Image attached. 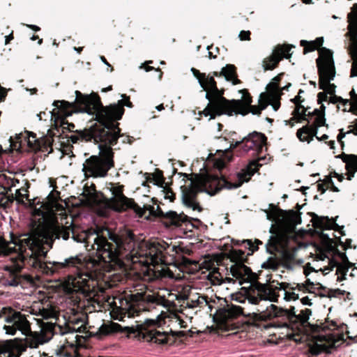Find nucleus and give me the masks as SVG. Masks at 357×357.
<instances>
[{"label": "nucleus", "instance_id": "nucleus-26", "mask_svg": "<svg viewBox=\"0 0 357 357\" xmlns=\"http://www.w3.org/2000/svg\"><path fill=\"white\" fill-rule=\"evenodd\" d=\"M206 301L204 296L186 297L183 298L181 306L192 309L201 307L202 305L206 304Z\"/></svg>", "mask_w": 357, "mask_h": 357}, {"label": "nucleus", "instance_id": "nucleus-17", "mask_svg": "<svg viewBox=\"0 0 357 357\" xmlns=\"http://www.w3.org/2000/svg\"><path fill=\"white\" fill-rule=\"evenodd\" d=\"M24 348L19 338L0 340V357H20L25 351Z\"/></svg>", "mask_w": 357, "mask_h": 357}, {"label": "nucleus", "instance_id": "nucleus-29", "mask_svg": "<svg viewBox=\"0 0 357 357\" xmlns=\"http://www.w3.org/2000/svg\"><path fill=\"white\" fill-rule=\"evenodd\" d=\"M20 138H24L30 148L35 150L40 149V142L36 138V135L29 132H26L24 133V135L20 134Z\"/></svg>", "mask_w": 357, "mask_h": 357}, {"label": "nucleus", "instance_id": "nucleus-45", "mask_svg": "<svg viewBox=\"0 0 357 357\" xmlns=\"http://www.w3.org/2000/svg\"><path fill=\"white\" fill-rule=\"evenodd\" d=\"M296 265V263L293 260L285 261L284 262V266L287 269H294Z\"/></svg>", "mask_w": 357, "mask_h": 357}, {"label": "nucleus", "instance_id": "nucleus-22", "mask_svg": "<svg viewBox=\"0 0 357 357\" xmlns=\"http://www.w3.org/2000/svg\"><path fill=\"white\" fill-rule=\"evenodd\" d=\"M30 313L34 314L39 318V319H57V312L52 307H44L40 305L33 306L30 310Z\"/></svg>", "mask_w": 357, "mask_h": 357}, {"label": "nucleus", "instance_id": "nucleus-52", "mask_svg": "<svg viewBox=\"0 0 357 357\" xmlns=\"http://www.w3.org/2000/svg\"><path fill=\"white\" fill-rule=\"evenodd\" d=\"M317 139L319 140H325L328 138V136L327 135H323L320 138L317 136H315Z\"/></svg>", "mask_w": 357, "mask_h": 357}, {"label": "nucleus", "instance_id": "nucleus-48", "mask_svg": "<svg viewBox=\"0 0 357 357\" xmlns=\"http://www.w3.org/2000/svg\"><path fill=\"white\" fill-rule=\"evenodd\" d=\"M19 181L16 179H10L8 181V184L9 185L10 188L15 187L16 185V183H18Z\"/></svg>", "mask_w": 357, "mask_h": 357}, {"label": "nucleus", "instance_id": "nucleus-8", "mask_svg": "<svg viewBox=\"0 0 357 357\" xmlns=\"http://www.w3.org/2000/svg\"><path fill=\"white\" fill-rule=\"evenodd\" d=\"M192 317L183 320L181 316L171 312H162L157 316L155 319H146L144 324L137 326V330L134 332L135 337L139 340L146 342H151L158 344H164L167 342L168 332L160 331L154 328V326H161L167 324L168 326L186 328H188V322L190 321Z\"/></svg>", "mask_w": 357, "mask_h": 357}, {"label": "nucleus", "instance_id": "nucleus-55", "mask_svg": "<svg viewBox=\"0 0 357 357\" xmlns=\"http://www.w3.org/2000/svg\"><path fill=\"white\" fill-rule=\"evenodd\" d=\"M100 59L101 61L105 63L107 66H109L110 67V65L109 64V63L107 61L106 59L103 56H100Z\"/></svg>", "mask_w": 357, "mask_h": 357}, {"label": "nucleus", "instance_id": "nucleus-16", "mask_svg": "<svg viewBox=\"0 0 357 357\" xmlns=\"http://www.w3.org/2000/svg\"><path fill=\"white\" fill-rule=\"evenodd\" d=\"M314 119L312 124H307L297 130L296 136L300 141L310 143L316 136L317 129L325 125L326 119L323 112L314 109Z\"/></svg>", "mask_w": 357, "mask_h": 357}, {"label": "nucleus", "instance_id": "nucleus-7", "mask_svg": "<svg viewBox=\"0 0 357 357\" xmlns=\"http://www.w3.org/2000/svg\"><path fill=\"white\" fill-rule=\"evenodd\" d=\"M191 71L204 91H206V98L208 100L206 107L202 111L205 116H210V119L222 114L232 115L235 109L245 113V107L240 101L227 100L222 96V93L218 89L213 77L201 73L198 70L192 68Z\"/></svg>", "mask_w": 357, "mask_h": 357}, {"label": "nucleus", "instance_id": "nucleus-46", "mask_svg": "<svg viewBox=\"0 0 357 357\" xmlns=\"http://www.w3.org/2000/svg\"><path fill=\"white\" fill-rule=\"evenodd\" d=\"M243 244L245 245V246H248L249 249L251 250L252 252H253L255 250H257V248H254V245L250 240H245L243 242Z\"/></svg>", "mask_w": 357, "mask_h": 357}, {"label": "nucleus", "instance_id": "nucleus-44", "mask_svg": "<svg viewBox=\"0 0 357 357\" xmlns=\"http://www.w3.org/2000/svg\"><path fill=\"white\" fill-rule=\"evenodd\" d=\"M215 129L216 130V132H214L215 137L216 138L222 137L221 131H222V125L221 123H217L215 127Z\"/></svg>", "mask_w": 357, "mask_h": 357}, {"label": "nucleus", "instance_id": "nucleus-27", "mask_svg": "<svg viewBox=\"0 0 357 357\" xmlns=\"http://www.w3.org/2000/svg\"><path fill=\"white\" fill-rule=\"evenodd\" d=\"M222 74L227 81H230L233 84H237L240 81L237 79L236 68L233 65H227L222 69Z\"/></svg>", "mask_w": 357, "mask_h": 357}, {"label": "nucleus", "instance_id": "nucleus-37", "mask_svg": "<svg viewBox=\"0 0 357 357\" xmlns=\"http://www.w3.org/2000/svg\"><path fill=\"white\" fill-rule=\"evenodd\" d=\"M354 45L355 47L356 54H357V38L354 41ZM351 76L356 77L357 76V55L354 59V62L352 63V67L351 70Z\"/></svg>", "mask_w": 357, "mask_h": 357}, {"label": "nucleus", "instance_id": "nucleus-43", "mask_svg": "<svg viewBox=\"0 0 357 357\" xmlns=\"http://www.w3.org/2000/svg\"><path fill=\"white\" fill-rule=\"evenodd\" d=\"M250 32L249 31H241L239 33V38L241 40H249Z\"/></svg>", "mask_w": 357, "mask_h": 357}, {"label": "nucleus", "instance_id": "nucleus-2", "mask_svg": "<svg viewBox=\"0 0 357 357\" xmlns=\"http://www.w3.org/2000/svg\"><path fill=\"white\" fill-rule=\"evenodd\" d=\"M105 189L111 192L112 197L110 198L103 197L102 194L96 191L93 184L90 188H85L82 195L88 204L102 205L106 210L112 209L114 211L121 212L131 208L140 217L144 214L146 210H149L150 214L164 217L169 220L171 225L176 227L187 226L190 222V218L183 213H177L175 211L164 213L158 206L156 207V211H155L154 206H144L143 208L140 207L132 199L124 195V185L119 183H107Z\"/></svg>", "mask_w": 357, "mask_h": 357}, {"label": "nucleus", "instance_id": "nucleus-13", "mask_svg": "<svg viewBox=\"0 0 357 357\" xmlns=\"http://www.w3.org/2000/svg\"><path fill=\"white\" fill-rule=\"evenodd\" d=\"M339 255L342 259L341 264L326 254L321 252L317 255L312 268L316 272L321 271L324 275H327L333 268H336L337 280L342 281L346 279L347 273L352 266V264L349 261L344 253H339Z\"/></svg>", "mask_w": 357, "mask_h": 357}, {"label": "nucleus", "instance_id": "nucleus-14", "mask_svg": "<svg viewBox=\"0 0 357 357\" xmlns=\"http://www.w3.org/2000/svg\"><path fill=\"white\" fill-rule=\"evenodd\" d=\"M6 311V323L3 327L6 334L15 335L17 331L23 335H28L31 333V323L25 314L17 311L10 307Z\"/></svg>", "mask_w": 357, "mask_h": 357}, {"label": "nucleus", "instance_id": "nucleus-18", "mask_svg": "<svg viewBox=\"0 0 357 357\" xmlns=\"http://www.w3.org/2000/svg\"><path fill=\"white\" fill-rule=\"evenodd\" d=\"M291 47L289 45L278 46L273 52L272 54L266 58L263 61V67L265 70L274 69L279 61L283 58H289L291 54L289 51Z\"/></svg>", "mask_w": 357, "mask_h": 357}, {"label": "nucleus", "instance_id": "nucleus-30", "mask_svg": "<svg viewBox=\"0 0 357 357\" xmlns=\"http://www.w3.org/2000/svg\"><path fill=\"white\" fill-rule=\"evenodd\" d=\"M208 280L211 282L213 285H220L224 280L223 276L219 272V269L217 268H213L209 271L207 275Z\"/></svg>", "mask_w": 357, "mask_h": 357}, {"label": "nucleus", "instance_id": "nucleus-47", "mask_svg": "<svg viewBox=\"0 0 357 357\" xmlns=\"http://www.w3.org/2000/svg\"><path fill=\"white\" fill-rule=\"evenodd\" d=\"M10 309V307H4L0 310V318H4L6 321V311L4 310Z\"/></svg>", "mask_w": 357, "mask_h": 357}, {"label": "nucleus", "instance_id": "nucleus-28", "mask_svg": "<svg viewBox=\"0 0 357 357\" xmlns=\"http://www.w3.org/2000/svg\"><path fill=\"white\" fill-rule=\"evenodd\" d=\"M324 40L322 38H317L315 40L307 42L306 40H301V45L304 47V54L307 52H312L319 47H321L323 44Z\"/></svg>", "mask_w": 357, "mask_h": 357}, {"label": "nucleus", "instance_id": "nucleus-64", "mask_svg": "<svg viewBox=\"0 0 357 357\" xmlns=\"http://www.w3.org/2000/svg\"><path fill=\"white\" fill-rule=\"evenodd\" d=\"M153 68V67L148 66V67L145 68V70H146V71L148 72V71L152 70Z\"/></svg>", "mask_w": 357, "mask_h": 357}, {"label": "nucleus", "instance_id": "nucleus-9", "mask_svg": "<svg viewBox=\"0 0 357 357\" xmlns=\"http://www.w3.org/2000/svg\"><path fill=\"white\" fill-rule=\"evenodd\" d=\"M319 57L317 59L319 76V85L324 92L319 93L318 98L320 101H327L332 103L344 101L341 97L335 96V85L331 84L335 75V69L333 59L332 52L327 49L322 48L319 52Z\"/></svg>", "mask_w": 357, "mask_h": 357}, {"label": "nucleus", "instance_id": "nucleus-6", "mask_svg": "<svg viewBox=\"0 0 357 357\" xmlns=\"http://www.w3.org/2000/svg\"><path fill=\"white\" fill-rule=\"evenodd\" d=\"M261 165L259 161H252L247 167L245 172L239 175V181L234 184L228 182L223 177L219 178L218 175L208 173L196 175L195 178L190 181V185L182 187L183 203L193 211H200L201 207L197 201L198 192H205L213 195L223 188H236L244 181H248Z\"/></svg>", "mask_w": 357, "mask_h": 357}, {"label": "nucleus", "instance_id": "nucleus-35", "mask_svg": "<svg viewBox=\"0 0 357 357\" xmlns=\"http://www.w3.org/2000/svg\"><path fill=\"white\" fill-rule=\"evenodd\" d=\"M280 265L279 261L275 257H269L266 261L262 264V268L266 269L276 270Z\"/></svg>", "mask_w": 357, "mask_h": 357}, {"label": "nucleus", "instance_id": "nucleus-32", "mask_svg": "<svg viewBox=\"0 0 357 357\" xmlns=\"http://www.w3.org/2000/svg\"><path fill=\"white\" fill-rule=\"evenodd\" d=\"M120 326L118 324L109 323L104 324L99 328V333L101 335H108L112 332H116L119 330Z\"/></svg>", "mask_w": 357, "mask_h": 357}, {"label": "nucleus", "instance_id": "nucleus-11", "mask_svg": "<svg viewBox=\"0 0 357 357\" xmlns=\"http://www.w3.org/2000/svg\"><path fill=\"white\" fill-rule=\"evenodd\" d=\"M268 88L271 91L269 93H261L259 98V105H251L252 98L250 94L245 91H243L242 100H238L245 107L246 112L242 113L238 109H235L233 113L241 114L245 115L250 112L253 114H259L261 111L264 109L269 104L273 106L275 111H277L280 107V102L278 100V86L276 84H270Z\"/></svg>", "mask_w": 357, "mask_h": 357}, {"label": "nucleus", "instance_id": "nucleus-57", "mask_svg": "<svg viewBox=\"0 0 357 357\" xmlns=\"http://www.w3.org/2000/svg\"><path fill=\"white\" fill-rule=\"evenodd\" d=\"M328 144H329L331 149H333L334 148L335 142L334 141H329L328 142Z\"/></svg>", "mask_w": 357, "mask_h": 357}, {"label": "nucleus", "instance_id": "nucleus-15", "mask_svg": "<svg viewBox=\"0 0 357 357\" xmlns=\"http://www.w3.org/2000/svg\"><path fill=\"white\" fill-rule=\"evenodd\" d=\"M244 307L233 304H226L218 308L215 314V319L219 328L223 331H234L237 328L234 319L243 314Z\"/></svg>", "mask_w": 357, "mask_h": 357}, {"label": "nucleus", "instance_id": "nucleus-25", "mask_svg": "<svg viewBox=\"0 0 357 357\" xmlns=\"http://www.w3.org/2000/svg\"><path fill=\"white\" fill-rule=\"evenodd\" d=\"M293 100L296 105V107L293 112L294 118L291 121H293L296 119H297L298 121H301V120H305V116H307V109H305L303 105H301L300 97L296 96L293 99Z\"/></svg>", "mask_w": 357, "mask_h": 357}, {"label": "nucleus", "instance_id": "nucleus-54", "mask_svg": "<svg viewBox=\"0 0 357 357\" xmlns=\"http://www.w3.org/2000/svg\"><path fill=\"white\" fill-rule=\"evenodd\" d=\"M13 38V36L12 35L8 36L6 37V44H8L10 40Z\"/></svg>", "mask_w": 357, "mask_h": 357}, {"label": "nucleus", "instance_id": "nucleus-1", "mask_svg": "<svg viewBox=\"0 0 357 357\" xmlns=\"http://www.w3.org/2000/svg\"><path fill=\"white\" fill-rule=\"evenodd\" d=\"M52 231L51 236L11 234L10 241L0 237V255L10 257V264L3 268L5 285L33 286V277L20 274L24 267L47 275L75 268L76 273L63 281V289L68 294L91 298L105 273L114 266H121L124 260L128 265H143L144 280L174 278V273L161 264L164 253L172 255L180 250L170 239L142 243L135 248L130 231L119 236L107 231L110 241L96 232H78L72 222L69 226L53 224Z\"/></svg>", "mask_w": 357, "mask_h": 357}, {"label": "nucleus", "instance_id": "nucleus-39", "mask_svg": "<svg viewBox=\"0 0 357 357\" xmlns=\"http://www.w3.org/2000/svg\"><path fill=\"white\" fill-rule=\"evenodd\" d=\"M26 190L24 188L17 189L15 191V199L19 201H22L23 198L27 197Z\"/></svg>", "mask_w": 357, "mask_h": 357}, {"label": "nucleus", "instance_id": "nucleus-53", "mask_svg": "<svg viewBox=\"0 0 357 357\" xmlns=\"http://www.w3.org/2000/svg\"><path fill=\"white\" fill-rule=\"evenodd\" d=\"M134 296L139 297L138 300H144L145 298L144 294H137V295H134Z\"/></svg>", "mask_w": 357, "mask_h": 357}, {"label": "nucleus", "instance_id": "nucleus-12", "mask_svg": "<svg viewBox=\"0 0 357 357\" xmlns=\"http://www.w3.org/2000/svg\"><path fill=\"white\" fill-rule=\"evenodd\" d=\"M74 331L75 328L72 329L71 327L66 323L64 325H61L56 322H43L41 324L42 335L31 331V334L24 335L26 337L24 339H19V340L24 345L26 351L28 347L37 348L40 344H43L44 342L50 340L54 335L59 334L63 335L72 333Z\"/></svg>", "mask_w": 357, "mask_h": 357}, {"label": "nucleus", "instance_id": "nucleus-56", "mask_svg": "<svg viewBox=\"0 0 357 357\" xmlns=\"http://www.w3.org/2000/svg\"><path fill=\"white\" fill-rule=\"evenodd\" d=\"M157 110L161 111L164 109V106L162 104H160L156 107Z\"/></svg>", "mask_w": 357, "mask_h": 357}, {"label": "nucleus", "instance_id": "nucleus-33", "mask_svg": "<svg viewBox=\"0 0 357 357\" xmlns=\"http://www.w3.org/2000/svg\"><path fill=\"white\" fill-rule=\"evenodd\" d=\"M230 255L231 260L235 261L236 263H243V261L245 260L246 257L245 252L241 250H233Z\"/></svg>", "mask_w": 357, "mask_h": 357}, {"label": "nucleus", "instance_id": "nucleus-10", "mask_svg": "<svg viewBox=\"0 0 357 357\" xmlns=\"http://www.w3.org/2000/svg\"><path fill=\"white\" fill-rule=\"evenodd\" d=\"M266 140L267 138L265 135L253 132L243 138L242 141L231 144L229 148H226L224 151L218 150V152L221 155L220 158L215 160V167L219 171L225 167L226 162H230L232 159L231 149L236 148L237 146L241 144V148L245 153L252 150L259 153L263 151L264 148L266 149Z\"/></svg>", "mask_w": 357, "mask_h": 357}, {"label": "nucleus", "instance_id": "nucleus-5", "mask_svg": "<svg viewBox=\"0 0 357 357\" xmlns=\"http://www.w3.org/2000/svg\"><path fill=\"white\" fill-rule=\"evenodd\" d=\"M266 311L267 316L270 318L282 317L287 320L284 323L285 326H289L292 330L299 333L312 335L314 340V345L310 348L312 354L318 355L324 351L330 352V349L335 347L336 341L331 333L326 332V323L319 326L309 322L312 314L311 310L305 308L296 314L294 307L284 310L271 304Z\"/></svg>", "mask_w": 357, "mask_h": 357}, {"label": "nucleus", "instance_id": "nucleus-41", "mask_svg": "<svg viewBox=\"0 0 357 357\" xmlns=\"http://www.w3.org/2000/svg\"><path fill=\"white\" fill-rule=\"evenodd\" d=\"M326 188L331 189L333 192H339V189L333 184L331 178H326Z\"/></svg>", "mask_w": 357, "mask_h": 357}, {"label": "nucleus", "instance_id": "nucleus-34", "mask_svg": "<svg viewBox=\"0 0 357 357\" xmlns=\"http://www.w3.org/2000/svg\"><path fill=\"white\" fill-rule=\"evenodd\" d=\"M316 226L323 229H329L333 227L335 222L333 220L328 218H322L319 220L316 223Z\"/></svg>", "mask_w": 357, "mask_h": 357}, {"label": "nucleus", "instance_id": "nucleus-51", "mask_svg": "<svg viewBox=\"0 0 357 357\" xmlns=\"http://www.w3.org/2000/svg\"><path fill=\"white\" fill-rule=\"evenodd\" d=\"M29 27L35 31H38L40 30V28L37 26L36 25H28Z\"/></svg>", "mask_w": 357, "mask_h": 357}, {"label": "nucleus", "instance_id": "nucleus-36", "mask_svg": "<svg viewBox=\"0 0 357 357\" xmlns=\"http://www.w3.org/2000/svg\"><path fill=\"white\" fill-rule=\"evenodd\" d=\"M351 99H344V101H340L344 105L349 104L351 107L357 106V94H356L354 89L349 92Z\"/></svg>", "mask_w": 357, "mask_h": 357}, {"label": "nucleus", "instance_id": "nucleus-50", "mask_svg": "<svg viewBox=\"0 0 357 357\" xmlns=\"http://www.w3.org/2000/svg\"><path fill=\"white\" fill-rule=\"evenodd\" d=\"M301 302L304 305H311V304H312L310 302V299L307 296H305V297L302 298Z\"/></svg>", "mask_w": 357, "mask_h": 357}, {"label": "nucleus", "instance_id": "nucleus-58", "mask_svg": "<svg viewBox=\"0 0 357 357\" xmlns=\"http://www.w3.org/2000/svg\"><path fill=\"white\" fill-rule=\"evenodd\" d=\"M267 217H268V219H269V220L274 219V220H276V218H275V217H272V215H271V214H270V213H268V214H267Z\"/></svg>", "mask_w": 357, "mask_h": 357}, {"label": "nucleus", "instance_id": "nucleus-49", "mask_svg": "<svg viewBox=\"0 0 357 357\" xmlns=\"http://www.w3.org/2000/svg\"><path fill=\"white\" fill-rule=\"evenodd\" d=\"M327 188H326V182L324 183L318 184V190L324 193Z\"/></svg>", "mask_w": 357, "mask_h": 357}, {"label": "nucleus", "instance_id": "nucleus-4", "mask_svg": "<svg viewBox=\"0 0 357 357\" xmlns=\"http://www.w3.org/2000/svg\"><path fill=\"white\" fill-rule=\"evenodd\" d=\"M121 137L109 128H93L72 134L69 139L72 143L79 141H91L98 145L99 155H91L83 163L82 171L86 177L102 178L107 176L114 167L112 146Z\"/></svg>", "mask_w": 357, "mask_h": 357}, {"label": "nucleus", "instance_id": "nucleus-42", "mask_svg": "<svg viewBox=\"0 0 357 357\" xmlns=\"http://www.w3.org/2000/svg\"><path fill=\"white\" fill-rule=\"evenodd\" d=\"M275 243H277L280 247L284 248L287 243V238L284 235L282 236H277L275 237Z\"/></svg>", "mask_w": 357, "mask_h": 357}, {"label": "nucleus", "instance_id": "nucleus-31", "mask_svg": "<svg viewBox=\"0 0 357 357\" xmlns=\"http://www.w3.org/2000/svg\"><path fill=\"white\" fill-rule=\"evenodd\" d=\"M351 133L357 136V120H355L348 126L347 131L344 132L343 129L340 130V133L337 137L338 142L342 144V138H344L347 135Z\"/></svg>", "mask_w": 357, "mask_h": 357}, {"label": "nucleus", "instance_id": "nucleus-38", "mask_svg": "<svg viewBox=\"0 0 357 357\" xmlns=\"http://www.w3.org/2000/svg\"><path fill=\"white\" fill-rule=\"evenodd\" d=\"M349 21L350 23L357 24V4L353 6V10L348 15Z\"/></svg>", "mask_w": 357, "mask_h": 357}, {"label": "nucleus", "instance_id": "nucleus-19", "mask_svg": "<svg viewBox=\"0 0 357 357\" xmlns=\"http://www.w3.org/2000/svg\"><path fill=\"white\" fill-rule=\"evenodd\" d=\"M111 304L113 305L112 312L117 314V316L120 317V320H122L126 317H134L135 314L137 312L132 305L126 299L114 298ZM116 319H119V317H117Z\"/></svg>", "mask_w": 357, "mask_h": 357}, {"label": "nucleus", "instance_id": "nucleus-23", "mask_svg": "<svg viewBox=\"0 0 357 357\" xmlns=\"http://www.w3.org/2000/svg\"><path fill=\"white\" fill-rule=\"evenodd\" d=\"M231 299L237 303L246 304V302L248 304H258L260 301L265 300L261 295L259 294L255 295H245L241 292H237L231 295Z\"/></svg>", "mask_w": 357, "mask_h": 357}, {"label": "nucleus", "instance_id": "nucleus-63", "mask_svg": "<svg viewBox=\"0 0 357 357\" xmlns=\"http://www.w3.org/2000/svg\"><path fill=\"white\" fill-rule=\"evenodd\" d=\"M100 215H107V212L105 211H100L99 212Z\"/></svg>", "mask_w": 357, "mask_h": 357}, {"label": "nucleus", "instance_id": "nucleus-21", "mask_svg": "<svg viewBox=\"0 0 357 357\" xmlns=\"http://www.w3.org/2000/svg\"><path fill=\"white\" fill-rule=\"evenodd\" d=\"M277 289L284 291V298L287 301H296L298 298V292L303 291L305 286L303 284L279 282Z\"/></svg>", "mask_w": 357, "mask_h": 357}, {"label": "nucleus", "instance_id": "nucleus-40", "mask_svg": "<svg viewBox=\"0 0 357 357\" xmlns=\"http://www.w3.org/2000/svg\"><path fill=\"white\" fill-rule=\"evenodd\" d=\"M61 126L63 130H68L69 131H73L75 128V125L72 123H69L65 119L61 120Z\"/></svg>", "mask_w": 357, "mask_h": 357}, {"label": "nucleus", "instance_id": "nucleus-3", "mask_svg": "<svg viewBox=\"0 0 357 357\" xmlns=\"http://www.w3.org/2000/svg\"><path fill=\"white\" fill-rule=\"evenodd\" d=\"M75 102L65 100L54 102V105L57 107V112L61 116H69L73 112H86L89 114H96L98 121L104 126L102 128H109L115 132L117 135H120V129L114 125V121L121 119L124 113V106L132 107L129 97L122 95L123 98L116 104L103 107L97 95L86 96L78 91H75Z\"/></svg>", "mask_w": 357, "mask_h": 357}, {"label": "nucleus", "instance_id": "nucleus-60", "mask_svg": "<svg viewBox=\"0 0 357 357\" xmlns=\"http://www.w3.org/2000/svg\"><path fill=\"white\" fill-rule=\"evenodd\" d=\"M83 47H74V50L77 52H78L79 53L81 52V51L82 50Z\"/></svg>", "mask_w": 357, "mask_h": 357}, {"label": "nucleus", "instance_id": "nucleus-24", "mask_svg": "<svg viewBox=\"0 0 357 357\" xmlns=\"http://www.w3.org/2000/svg\"><path fill=\"white\" fill-rule=\"evenodd\" d=\"M342 160L346 164V168L348 172V179L351 180L354 176V172L357 171V155H344Z\"/></svg>", "mask_w": 357, "mask_h": 357}, {"label": "nucleus", "instance_id": "nucleus-20", "mask_svg": "<svg viewBox=\"0 0 357 357\" xmlns=\"http://www.w3.org/2000/svg\"><path fill=\"white\" fill-rule=\"evenodd\" d=\"M230 272L233 277L239 280L240 284L250 282L255 278L252 270L243 263H235L231 266Z\"/></svg>", "mask_w": 357, "mask_h": 357}, {"label": "nucleus", "instance_id": "nucleus-59", "mask_svg": "<svg viewBox=\"0 0 357 357\" xmlns=\"http://www.w3.org/2000/svg\"><path fill=\"white\" fill-rule=\"evenodd\" d=\"M111 90H112V86H109L107 88L103 89L102 91L106 92V91H111Z\"/></svg>", "mask_w": 357, "mask_h": 357}, {"label": "nucleus", "instance_id": "nucleus-62", "mask_svg": "<svg viewBox=\"0 0 357 357\" xmlns=\"http://www.w3.org/2000/svg\"><path fill=\"white\" fill-rule=\"evenodd\" d=\"M208 57H209L210 59L215 58V56H213V54H212V52H208Z\"/></svg>", "mask_w": 357, "mask_h": 357}, {"label": "nucleus", "instance_id": "nucleus-61", "mask_svg": "<svg viewBox=\"0 0 357 357\" xmlns=\"http://www.w3.org/2000/svg\"><path fill=\"white\" fill-rule=\"evenodd\" d=\"M336 176H337V178H338L339 181H342V179H343V178H344V177H343L342 175L336 174Z\"/></svg>", "mask_w": 357, "mask_h": 357}]
</instances>
